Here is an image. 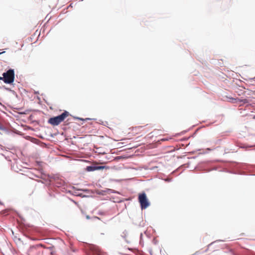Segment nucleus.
I'll return each instance as SVG.
<instances>
[{
	"label": "nucleus",
	"instance_id": "10",
	"mask_svg": "<svg viewBox=\"0 0 255 255\" xmlns=\"http://www.w3.org/2000/svg\"><path fill=\"white\" fill-rule=\"evenodd\" d=\"M0 129H2V126L0 125Z\"/></svg>",
	"mask_w": 255,
	"mask_h": 255
},
{
	"label": "nucleus",
	"instance_id": "13",
	"mask_svg": "<svg viewBox=\"0 0 255 255\" xmlns=\"http://www.w3.org/2000/svg\"><path fill=\"white\" fill-rule=\"evenodd\" d=\"M245 101H247V100L245 99ZM244 103H247V101L245 102Z\"/></svg>",
	"mask_w": 255,
	"mask_h": 255
},
{
	"label": "nucleus",
	"instance_id": "6",
	"mask_svg": "<svg viewBox=\"0 0 255 255\" xmlns=\"http://www.w3.org/2000/svg\"><path fill=\"white\" fill-rule=\"evenodd\" d=\"M95 168H96V170H97L104 169L105 168V167L104 166H95Z\"/></svg>",
	"mask_w": 255,
	"mask_h": 255
},
{
	"label": "nucleus",
	"instance_id": "8",
	"mask_svg": "<svg viewBox=\"0 0 255 255\" xmlns=\"http://www.w3.org/2000/svg\"><path fill=\"white\" fill-rule=\"evenodd\" d=\"M86 218L88 219H90L89 216H88V215L86 216Z\"/></svg>",
	"mask_w": 255,
	"mask_h": 255
},
{
	"label": "nucleus",
	"instance_id": "7",
	"mask_svg": "<svg viewBox=\"0 0 255 255\" xmlns=\"http://www.w3.org/2000/svg\"><path fill=\"white\" fill-rule=\"evenodd\" d=\"M142 128V127H135V128H134V130H135V131H136V130H138V129H141V128Z\"/></svg>",
	"mask_w": 255,
	"mask_h": 255
},
{
	"label": "nucleus",
	"instance_id": "3",
	"mask_svg": "<svg viewBox=\"0 0 255 255\" xmlns=\"http://www.w3.org/2000/svg\"><path fill=\"white\" fill-rule=\"evenodd\" d=\"M138 199L141 209H145L149 206L150 203L145 193L139 194Z\"/></svg>",
	"mask_w": 255,
	"mask_h": 255
},
{
	"label": "nucleus",
	"instance_id": "1",
	"mask_svg": "<svg viewBox=\"0 0 255 255\" xmlns=\"http://www.w3.org/2000/svg\"><path fill=\"white\" fill-rule=\"evenodd\" d=\"M68 115L69 113L65 111L58 116L50 118L48 120V123L53 126H57L62 123Z\"/></svg>",
	"mask_w": 255,
	"mask_h": 255
},
{
	"label": "nucleus",
	"instance_id": "5",
	"mask_svg": "<svg viewBox=\"0 0 255 255\" xmlns=\"http://www.w3.org/2000/svg\"><path fill=\"white\" fill-rule=\"evenodd\" d=\"M41 246H42L41 244H39V245H37L35 246H32L30 248V252H33L35 250H36L39 247H41Z\"/></svg>",
	"mask_w": 255,
	"mask_h": 255
},
{
	"label": "nucleus",
	"instance_id": "11",
	"mask_svg": "<svg viewBox=\"0 0 255 255\" xmlns=\"http://www.w3.org/2000/svg\"><path fill=\"white\" fill-rule=\"evenodd\" d=\"M94 218H95V219H99V218L98 217H95Z\"/></svg>",
	"mask_w": 255,
	"mask_h": 255
},
{
	"label": "nucleus",
	"instance_id": "4",
	"mask_svg": "<svg viewBox=\"0 0 255 255\" xmlns=\"http://www.w3.org/2000/svg\"><path fill=\"white\" fill-rule=\"evenodd\" d=\"M86 170L87 171H93L96 170L95 166H88L86 167Z\"/></svg>",
	"mask_w": 255,
	"mask_h": 255
},
{
	"label": "nucleus",
	"instance_id": "2",
	"mask_svg": "<svg viewBox=\"0 0 255 255\" xmlns=\"http://www.w3.org/2000/svg\"><path fill=\"white\" fill-rule=\"evenodd\" d=\"M2 80L6 84H12L14 80V71L13 69H9L2 74Z\"/></svg>",
	"mask_w": 255,
	"mask_h": 255
},
{
	"label": "nucleus",
	"instance_id": "12",
	"mask_svg": "<svg viewBox=\"0 0 255 255\" xmlns=\"http://www.w3.org/2000/svg\"><path fill=\"white\" fill-rule=\"evenodd\" d=\"M2 80L1 77H0V80Z\"/></svg>",
	"mask_w": 255,
	"mask_h": 255
},
{
	"label": "nucleus",
	"instance_id": "9",
	"mask_svg": "<svg viewBox=\"0 0 255 255\" xmlns=\"http://www.w3.org/2000/svg\"><path fill=\"white\" fill-rule=\"evenodd\" d=\"M254 79H255V77L254 78H250L249 80L252 81V80H253Z\"/></svg>",
	"mask_w": 255,
	"mask_h": 255
}]
</instances>
